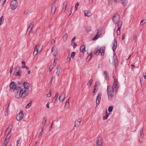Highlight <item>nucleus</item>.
<instances>
[{
  "label": "nucleus",
  "mask_w": 146,
  "mask_h": 146,
  "mask_svg": "<svg viewBox=\"0 0 146 146\" xmlns=\"http://www.w3.org/2000/svg\"><path fill=\"white\" fill-rule=\"evenodd\" d=\"M16 90H17L16 95L18 98H23L28 94V91L26 89L23 90L21 87H19L16 89Z\"/></svg>",
  "instance_id": "obj_1"
},
{
  "label": "nucleus",
  "mask_w": 146,
  "mask_h": 146,
  "mask_svg": "<svg viewBox=\"0 0 146 146\" xmlns=\"http://www.w3.org/2000/svg\"><path fill=\"white\" fill-rule=\"evenodd\" d=\"M108 95L109 99L111 100L113 98L115 93L112 90V88L111 86H108L107 87Z\"/></svg>",
  "instance_id": "obj_2"
},
{
  "label": "nucleus",
  "mask_w": 146,
  "mask_h": 146,
  "mask_svg": "<svg viewBox=\"0 0 146 146\" xmlns=\"http://www.w3.org/2000/svg\"><path fill=\"white\" fill-rule=\"evenodd\" d=\"M113 77L114 79V82L112 88V90L115 93V94L118 90L119 86L117 84L118 82L117 80H116V81L114 77L113 76Z\"/></svg>",
  "instance_id": "obj_3"
},
{
  "label": "nucleus",
  "mask_w": 146,
  "mask_h": 146,
  "mask_svg": "<svg viewBox=\"0 0 146 146\" xmlns=\"http://www.w3.org/2000/svg\"><path fill=\"white\" fill-rule=\"evenodd\" d=\"M120 17L119 15L117 14H115L112 18V20L113 23L115 24H118L119 23L120 21L122 22L121 21H119Z\"/></svg>",
  "instance_id": "obj_4"
},
{
  "label": "nucleus",
  "mask_w": 146,
  "mask_h": 146,
  "mask_svg": "<svg viewBox=\"0 0 146 146\" xmlns=\"http://www.w3.org/2000/svg\"><path fill=\"white\" fill-rule=\"evenodd\" d=\"M18 6L17 0H15L12 1L10 3L11 8L13 10L16 9Z\"/></svg>",
  "instance_id": "obj_5"
},
{
  "label": "nucleus",
  "mask_w": 146,
  "mask_h": 146,
  "mask_svg": "<svg viewBox=\"0 0 146 146\" xmlns=\"http://www.w3.org/2000/svg\"><path fill=\"white\" fill-rule=\"evenodd\" d=\"M17 85L14 82H11L10 85V91L11 92H14L17 88Z\"/></svg>",
  "instance_id": "obj_6"
},
{
  "label": "nucleus",
  "mask_w": 146,
  "mask_h": 146,
  "mask_svg": "<svg viewBox=\"0 0 146 146\" xmlns=\"http://www.w3.org/2000/svg\"><path fill=\"white\" fill-rule=\"evenodd\" d=\"M21 71L20 68L19 66H17L15 68V72L13 73V74L16 76H21Z\"/></svg>",
  "instance_id": "obj_7"
},
{
  "label": "nucleus",
  "mask_w": 146,
  "mask_h": 146,
  "mask_svg": "<svg viewBox=\"0 0 146 146\" xmlns=\"http://www.w3.org/2000/svg\"><path fill=\"white\" fill-rule=\"evenodd\" d=\"M24 114L23 113V111L21 110L19 113L16 116V119L18 121L23 119L24 117Z\"/></svg>",
  "instance_id": "obj_8"
},
{
  "label": "nucleus",
  "mask_w": 146,
  "mask_h": 146,
  "mask_svg": "<svg viewBox=\"0 0 146 146\" xmlns=\"http://www.w3.org/2000/svg\"><path fill=\"white\" fill-rule=\"evenodd\" d=\"M52 55L54 56H56L58 53V49L57 47L56 46H53L52 49Z\"/></svg>",
  "instance_id": "obj_9"
},
{
  "label": "nucleus",
  "mask_w": 146,
  "mask_h": 146,
  "mask_svg": "<svg viewBox=\"0 0 146 146\" xmlns=\"http://www.w3.org/2000/svg\"><path fill=\"white\" fill-rule=\"evenodd\" d=\"M34 24V22L33 21L32 22L28 28L26 33L27 35H30L31 32L33 27Z\"/></svg>",
  "instance_id": "obj_10"
},
{
  "label": "nucleus",
  "mask_w": 146,
  "mask_h": 146,
  "mask_svg": "<svg viewBox=\"0 0 146 146\" xmlns=\"http://www.w3.org/2000/svg\"><path fill=\"white\" fill-rule=\"evenodd\" d=\"M102 34V30L101 29H98V30L97 33L96 35L93 38V40H94L98 39V38L100 35H101Z\"/></svg>",
  "instance_id": "obj_11"
},
{
  "label": "nucleus",
  "mask_w": 146,
  "mask_h": 146,
  "mask_svg": "<svg viewBox=\"0 0 146 146\" xmlns=\"http://www.w3.org/2000/svg\"><path fill=\"white\" fill-rule=\"evenodd\" d=\"M102 140L101 137H98L96 141L97 146H102Z\"/></svg>",
  "instance_id": "obj_12"
},
{
  "label": "nucleus",
  "mask_w": 146,
  "mask_h": 146,
  "mask_svg": "<svg viewBox=\"0 0 146 146\" xmlns=\"http://www.w3.org/2000/svg\"><path fill=\"white\" fill-rule=\"evenodd\" d=\"M101 93H98L97 98L96 101V104L97 106H98L100 103L101 99Z\"/></svg>",
  "instance_id": "obj_13"
},
{
  "label": "nucleus",
  "mask_w": 146,
  "mask_h": 146,
  "mask_svg": "<svg viewBox=\"0 0 146 146\" xmlns=\"http://www.w3.org/2000/svg\"><path fill=\"white\" fill-rule=\"evenodd\" d=\"M122 22L120 21L117 25L118 29L117 31V33L118 35H120V29L122 26Z\"/></svg>",
  "instance_id": "obj_14"
},
{
  "label": "nucleus",
  "mask_w": 146,
  "mask_h": 146,
  "mask_svg": "<svg viewBox=\"0 0 146 146\" xmlns=\"http://www.w3.org/2000/svg\"><path fill=\"white\" fill-rule=\"evenodd\" d=\"M56 9V6L54 5V4L52 3L51 6V13L53 15H54Z\"/></svg>",
  "instance_id": "obj_15"
},
{
  "label": "nucleus",
  "mask_w": 146,
  "mask_h": 146,
  "mask_svg": "<svg viewBox=\"0 0 146 146\" xmlns=\"http://www.w3.org/2000/svg\"><path fill=\"white\" fill-rule=\"evenodd\" d=\"M82 118H80L76 120L75 122V123L74 126V127H77L80 124L81 122L82 121Z\"/></svg>",
  "instance_id": "obj_16"
},
{
  "label": "nucleus",
  "mask_w": 146,
  "mask_h": 146,
  "mask_svg": "<svg viewBox=\"0 0 146 146\" xmlns=\"http://www.w3.org/2000/svg\"><path fill=\"white\" fill-rule=\"evenodd\" d=\"M10 137V136H9V137H6L3 142V146H6L7 145Z\"/></svg>",
  "instance_id": "obj_17"
},
{
  "label": "nucleus",
  "mask_w": 146,
  "mask_h": 146,
  "mask_svg": "<svg viewBox=\"0 0 146 146\" xmlns=\"http://www.w3.org/2000/svg\"><path fill=\"white\" fill-rule=\"evenodd\" d=\"M12 128V125H10L9 126L8 128H7V130L6 131V132H7V137H8V135L10 134V132H11V129Z\"/></svg>",
  "instance_id": "obj_18"
},
{
  "label": "nucleus",
  "mask_w": 146,
  "mask_h": 146,
  "mask_svg": "<svg viewBox=\"0 0 146 146\" xmlns=\"http://www.w3.org/2000/svg\"><path fill=\"white\" fill-rule=\"evenodd\" d=\"M117 46V42L115 40V39L113 43V45L112 47V49L113 50V51H115L116 47Z\"/></svg>",
  "instance_id": "obj_19"
},
{
  "label": "nucleus",
  "mask_w": 146,
  "mask_h": 146,
  "mask_svg": "<svg viewBox=\"0 0 146 146\" xmlns=\"http://www.w3.org/2000/svg\"><path fill=\"white\" fill-rule=\"evenodd\" d=\"M84 12L85 16L89 17L91 16L92 14L91 12L88 10H85Z\"/></svg>",
  "instance_id": "obj_20"
},
{
  "label": "nucleus",
  "mask_w": 146,
  "mask_h": 146,
  "mask_svg": "<svg viewBox=\"0 0 146 146\" xmlns=\"http://www.w3.org/2000/svg\"><path fill=\"white\" fill-rule=\"evenodd\" d=\"M105 48H101L100 49H98V53L100 54V53H101V55H102V54L103 53L104 54V52H105Z\"/></svg>",
  "instance_id": "obj_21"
},
{
  "label": "nucleus",
  "mask_w": 146,
  "mask_h": 146,
  "mask_svg": "<svg viewBox=\"0 0 146 146\" xmlns=\"http://www.w3.org/2000/svg\"><path fill=\"white\" fill-rule=\"evenodd\" d=\"M139 134L140 135V139H142L143 138L144 136V133L142 129H141L139 131Z\"/></svg>",
  "instance_id": "obj_22"
},
{
  "label": "nucleus",
  "mask_w": 146,
  "mask_h": 146,
  "mask_svg": "<svg viewBox=\"0 0 146 146\" xmlns=\"http://www.w3.org/2000/svg\"><path fill=\"white\" fill-rule=\"evenodd\" d=\"M65 98V95H61L59 98V100L61 102H62Z\"/></svg>",
  "instance_id": "obj_23"
},
{
  "label": "nucleus",
  "mask_w": 146,
  "mask_h": 146,
  "mask_svg": "<svg viewBox=\"0 0 146 146\" xmlns=\"http://www.w3.org/2000/svg\"><path fill=\"white\" fill-rule=\"evenodd\" d=\"M23 86L25 87L24 89L28 90V88H29V84L27 82H25L23 83Z\"/></svg>",
  "instance_id": "obj_24"
},
{
  "label": "nucleus",
  "mask_w": 146,
  "mask_h": 146,
  "mask_svg": "<svg viewBox=\"0 0 146 146\" xmlns=\"http://www.w3.org/2000/svg\"><path fill=\"white\" fill-rule=\"evenodd\" d=\"M67 4V2L66 1L63 4V7H62V10L64 11V12H65L66 8V6Z\"/></svg>",
  "instance_id": "obj_25"
},
{
  "label": "nucleus",
  "mask_w": 146,
  "mask_h": 146,
  "mask_svg": "<svg viewBox=\"0 0 146 146\" xmlns=\"http://www.w3.org/2000/svg\"><path fill=\"white\" fill-rule=\"evenodd\" d=\"M104 74L105 75V79L107 80H109V77L107 72L106 71H105L104 72Z\"/></svg>",
  "instance_id": "obj_26"
},
{
  "label": "nucleus",
  "mask_w": 146,
  "mask_h": 146,
  "mask_svg": "<svg viewBox=\"0 0 146 146\" xmlns=\"http://www.w3.org/2000/svg\"><path fill=\"white\" fill-rule=\"evenodd\" d=\"M57 70L56 74L58 76H59L60 70V66H58L56 68Z\"/></svg>",
  "instance_id": "obj_27"
},
{
  "label": "nucleus",
  "mask_w": 146,
  "mask_h": 146,
  "mask_svg": "<svg viewBox=\"0 0 146 146\" xmlns=\"http://www.w3.org/2000/svg\"><path fill=\"white\" fill-rule=\"evenodd\" d=\"M21 63L22 65V68H26V69L27 70H28V69H29V68L27 66H25V62H24L23 61H22L21 62Z\"/></svg>",
  "instance_id": "obj_28"
},
{
  "label": "nucleus",
  "mask_w": 146,
  "mask_h": 146,
  "mask_svg": "<svg viewBox=\"0 0 146 146\" xmlns=\"http://www.w3.org/2000/svg\"><path fill=\"white\" fill-rule=\"evenodd\" d=\"M81 52H85V47L84 45H82L80 47Z\"/></svg>",
  "instance_id": "obj_29"
},
{
  "label": "nucleus",
  "mask_w": 146,
  "mask_h": 146,
  "mask_svg": "<svg viewBox=\"0 0 146 146\" xmlns=\"http://www.w3.org/2000/svg\"><path fill=\"white\" fill-rule=\"evenodd\" d=\"M69 99H68L66 100L65 106V108H68L69 107Z\"/></svg>",
  "instance_id": "obj_30"
},
{
  "label": "nucleus",
  "mask_w": 146,
  "mask_h": 146,
  "mask_svg": "<svg viewBox=\"0 0 146 146\" xmlns=\"http://www.w3.org/2000/svg\"><path fill=\"white\" fill-rule=\"evenodd\" d=\"M106 116H104L103 117V120L107 119L109 115V114H110V113H107V110H106Z\"/></svg>",
  "instance_id": "obj_31"
},
{
  "label": "nucleus",
  "mask_w": 146,
  "mask_h": 146,
  "mask_svg": "<svg viewBox=\"0 0 146 146\" xmlns=\"http://www.w3.org/2000/svg\"><path fill=\"white\" fill-rule=\"evenodd\" d=\"M47 120V118L46 117H44V118L43 119L42 123V125H43V126H44L46 123V121Z\"/></svg>",
  "instance_id": "obj_32"
},
{
  "label": "nucleus",
  "mask_w": 146,
  "mask_h": 146,
  "mask_svg": "<svg viewBox=\"0 0 146 146\" xmlns=\"http://www.w3.org/2000/svg\"><path fill=\"white\" fill-rule=\"evenodd\" d=\"M68 36L67 34V33L65 34L63 36V39L64 41H65L67 40V38Z\"/></svg>",
  "instance_id": "obj_33"
},
{
  "label": "nucleus",
  "mask_w": 146,
  "mask_h": 146,
  "mask_svg": "<svg viewBox=\"0 0 146 146\" xmlns=\"http://www.w3.org/2000/svg\"><path fill=\"white\" fill-rule=\"evenodd\" d=\"M146 23V19H143L141 20L140 23V25H143Z\"/></svg>",
  "instance_id": "obj_34"
},
{
  "label": "nucleus",
  "mask_w": 146,
  "mask_h": 146,
  "mask_svg": "<svg viewBox=\"0 0 146 146\" xmlns=\"http://www.w3.org/2000/svg\"><path fill=\"white\" fill-rule=\"evenodd\" d=\"M127 0H122V5L123 6H124L126 5L127 3Z\"/></svg>",
  "instance_id": "obj_35"
},
{
  "label": "nucleus",
  "mask_w": 146,
  "mask_h": 146,
  "mask_svg": "<svg viewBox=\"0 0 146 146\" xmlns=\"http://www.w3.org/2000/svg\"><path fill=\"white\" fill-rule=\"evenodd\" d=\"M4 19L3 16H2L0 18V25H1L3 22Z\"/></svg>",
  "instance_id": "obj_36"
},
{
  "label": "nucleus",
  "mask_w": 146,
  "mask_h": 146,
  "mask_svg": "<svg viewBox=\"0 0 146 146\" xmlns=\"http://www.w3.org/2000/svg\"><path fill=\"white\" fill-rule=\"evenodd\" d=\"M93 80L92 79H90L89 80L87 84L88 85H90L92 82H93Z\"/></svg>",
  "instance_id": "obj_37"
},
{
  "label": "nucleus",
  "mask_w": 146,
  "mask_h": 146,
  "mask_svg": "<svg viewBox=\"0 0 146 146\" xmlns=\"http://www.w3.org/2000/svg\"><path fill=\"white\" fill-rule=\"evenodd\" d=\"M137 35L135 34L133 36V40L134 42H135L136 41Z\"/></svg>",
  "instance_id": "obj_38"
},
{
  "label": "nucleus",
  "mask_w": 146,
  "mask_h": 146,
  "mask_svg": "<svg viewBox=\"0 0 146 146\" xmlns=\"http://www.w3.org/2000/svg\"><path fill=\"white\" fill-rule=\"evenodd\" d=\"M7 106L5 109V112L6 113V114H7L8 112V109L9 108V103L7 104Z\"/></svg>",
  "instance_id": "obj_39"
},
{
  "label": "nucleus",
  "mask_w": 146,
  "mask_h": 146,
  "mask_svg": "<svg viewBox=\"0 0 146 146\" xmlns=\"http://www.w3.org/2000/svg\"><path fill=\"white\" fill-rule=\"evenodd\" d=\"M58 95V93H56V94H55V95L53 99V100H55V101H56V100Z\"/></svg>",
  "instance_id": "obj_40"
},
{
  "label": "nucleus",
  "mask_w": 146,
  "mask_h": 146,
  "mask_svg": "<svg viewBox=\"0 0 146 146\" xmlns=\"http://www.w3.org/2000/svg\"><path fill=\"white\" fill-rule=\"evenodd\" d=\"M39 44H37L35 46V48L34 49V51H38V49L39 48Z\"/></svg>",
  "instance_id": "obj_41"
},
{
  "label": "nucleus",
  "mask_w": 146,
  "mask_h": 146,
  "mask_svg": "<svg viewBox=\"0 0 146 146\" xmlns=\"http://www.w3.org/2000/svg\"><path fill=\"white\" fill-rule=\"evenodd\" d=\"M113 108V106H110L108 108V110L109 112H111L112 111Z\"/></svg>",
  "instance_id": "obj_42"
},
{
  "label": "nucleus",
  "mask_w": 146,
  "mask_h": 146,
  "mask_svg": "<svg viewBox=\"0 0 146 146\" xmlns=\"http://www.w3.org/2000/svg\"><path fill=\"white\" fill-rule=\"evenodd\" d=\"M85 28L86 30L88 32H89L91 30V28L90 27H86Z\"/></svg>",
  "instance_id": "obj_43"
},
{
  "label": "nucleus",
  "mask_w": 146,
  "mask_h": 146,
  "mask_svg": "<svg viewBox=\"0 0 146 146\" xmlns=\"http://www.w3.org/2000/svg\"><path fill=\"white\" fill-rule=\"evenodd\" d=\"M75 54H76L75 52H72L70 56L72 58V59L74 58L75 56Z\"/></svg>",
  "instance_id": "obj_44"
},
{
  "label": "nucleus",
  "mask_w": 146,
  "mask_h": 146,
  "mask_svg": "<svg viewBox=\"0 0 146 146\" xmlns=\"http://www.w3.org/2000/svg\"><path fill=\"white\" fill-rule=\"evenodd\" d=\"M6 1V0H0V4L1 3L3 5Z\"/></svg>",
  "instance_id": "obj_45"
},
{
  "label": "nucleus",
  "mask_w": 146,
  "mask_h": 146,
  "mask_svg": "<svg viewBox=\"0 0 146 146\" xmlns=\"http://www.w3.org/2000/svg\"><path fill=\"white\" fill-rule=\"evenodd\" d=\"M31 103H32V102H30L29 104H28L27 105L26 107V108H30V107H31Z\"/></svg>",
  "instance_id": "obj_46"
},
{
  "label": "nucleus",
  "mask_w": 146,
  "mask_h": 146,
  "mask_svg": "<svg viewBox=\"0 0 146 146\" xmlns=\"http://www.w3.org/2000/svg\"><path fill=\"white\" fill-rule=\"evenodd\" d=\"M113 0H109L108 1V5L109 6H110L113 2Z\"/></svg>",
  "instance_id": "obj_47"
},
{
  "label": "nucleus",
  "mask_w": 146,
  "mask_h": 146,
  "mask_svg": "<svg viewBox=\"0 0 146 146\" xmlns=\"http://www.w3.org/2000/svg\"><path fill=\"white\" fill-rule=\"evenodd\" d=\"M71 58V57L70 56L69 54H68V57L67 58V60L69 62H70V61Z\"/></svg>",
  "instance_id": "obj_48"
},
{
  "label": "nucleus",
  "mask_w": 146,
  "mask_h": 146,
  "mask_svg": "<svg viewBox=\"0 0 146 146\" xmlns=\"http://www.w3.org/2000/svg\"><path fill=\"white\" fill-rule=\"evenodd\" d=\"M38 51H34L33 53V55L34 56H36L38 53Z\"/></svg>",
  "instance_id": "obj_49"
},
{
  "label": "nucleus",
  "mask_w": 146,
  "mask_h": 146,
  "mask_svg": "<svg viewBox=\"0 0 146 146\" xmlns=\"http://www.w3.org/2000/svg\"><path fill=\"white\" fill-rule=\"evenodd\" d=\"M94 53H95V54L96 55H98V54H99L98 53V49H97V50H95Z\"/></svg>",
  "instance_id": "obj_50"
},
{
  "label": "nucleus",
  "mask_w": 146,
  "mask_h": 146,
  "mask_svg": "<svg viewBox=\"0 0 146 146\" xmlns=\"http://www.w3.org/2000/svg\"><path fill=\"white\" fill-rule=\"evenodd\" d=\"M53 68V66L52 65H50L49 67V72H51V71L52 70Z\"/></svg>",
  "instance_id": "obj_51"
},
{
  "label": "nucleus",
  "mask_w": 146,
  "mask_h": 146,
  "mask_svg": "<svg viewBox=\"0 0 146 146\" xmlns=\"http://www.w3.org/2000/svg\"><path fill=\"white\" fill-rule=\"evenodd\" d=\"M131 68L132 70H134V68H135V66L133 64H132L131 66Z\"/></svg>",
  "instance_id": "obj_52"
},
{
  "label": "nucleus",
  "mask_w": 146,
  "mask_h": 146,
  "mask_svg": "<svg viewBox=\"0 0 146 146\" xmlns=\"http://www.w3.org/2000/svg\"><path fill=\"white\" fill-rule=\"evenodd\" d=\"M121 0H114V2L116 3L117 2H119Z\"/></svg>",
  "instance_id": "obj_53"
},
{
  "label": "nucleus",
  "mask_w": 146,
  "mask_h": 146,
  "mask_svg": "<svg viewBox=\"0 0 146 146\" xmlns=\"http://www.w3.org/2000/svg\"><path fill=\"white\" fill-rule=\"evenodd\" d=\"M96 88H94L93 90V94H92V95L93 96H94L95 95V90H96Z\"/></svg>",
  "instance_id": "obj_54"
},
{
  "label": "nucleus",
  "mask_w": 146,
  "mask_h": 146,
  "mask_svg": "<svg viewBox=\"0 0 146 146\" xmlns=\"http://www.w3.org/2000/svg\"><path fill=\"white\" fill-rule=\"evenodd\" d=\"M98 83V82H96L95 83V85L94 86V88H96V87H97V84Z\"/></svg>",
  "instance_id": "obj_55"
},
{
  "label": "nucleus",
  "mask_w": 146,
  "mask_h": 146,
  "mask_svg": "<svg viewBox=\"0 0 146 146\" xmlns=\"http://www.w3.org/2000/svg\"><path fill=\"white\" fill-rule=\"evenodd\" d=\"M55 42V40L53 38L52 39V41L51 42V43L52 44H53Z\"/></svg>",
  "instance_id": "obj_56"
},
{
  "label": "nucleus",
  "mask_w": 146,
  "mask_h": 146,
  "mask_svg": "<svg viewBox=\"0 0 146 146\" xmlns=\"http://www.w3.org/2000/svg\"><path fill=\"white\" fill-rule=\"evenodd\" d=\"M72 46L74 45L76 46H77V45L76 43L74 42H72Z\"/></svg>",
  "instance_id": "obj_57"
},
{
  "label": "nucleus",
  "mask_w": 146,
  "mask_h": 146,
  "mask_svg": "<svg viewBox=\"0 0 146 146\" xmlns=\"http://www.w3.org/2000/svg\"><path fill=\"white\" fill-rule=\"evenodd\" d=\"M29 12V10H25L24 12V14L25 15H26L27 14L28 12Z\"/></svg>",
  "instance_id": "obj_58"
},
{
  "label": "nucleus",
  "mask_w": 146,
  "mask_h": 146,
  "mask_svg": "<svg viewBox=\"0 0 146 146\" xmlns=\"http://www.w3.org/2000/svg\"><path fill=\"white\" fill-rule=\"evenodd\" d=\"M42 134V132H40V133L38 135V137L39 138L41 136Z\"/></svg>",
  "instance_id": "obj_59"
},
{
  "label": "nucleus",
  "mask_w": 146,
  "mask_h": 146,
  "mask_svg": "<svg viewBox=\"0 0 146 146\" xmlns=\"http://www.w3.org/2000/svg\"><path fill=\"white\" fill-rule=\"evenodd\" d=\"M51 96V93H48V94H47V97H50Z\"/></svg>",
  "instance_id": "obj_60"
},
{
  "label": "nucleus",
  "mask_w": 146,
  "mask_h": 146,
  "mask_svg": "<svg viewBox=\"0 0 146 146\" xmlns=\"http://www.w3.org/2000/svg\"><path fill=\"white\" fill-rule=\"evenodd\" d=\"M76 38V37L75 36H74L72 39V42H73L74 41Z\"/></svg>",
  "instance_id": "obj_61"
},
{
  "label": "nucleus",
  "mask_w": 146,
  "mask_h": 146,
  "mask_svg": "<svg viewBox=\"0 0 146 146\" xmlns=\"http://www.w3.org/2000/svg\"><path fill=\"white\" fill-rule=\"evenodd\" d=\"M13 67V66H12L11 67V68H10V74H11V73L12 72V68Z\"/></svg>",
  "instance_id": "obj_62"
},
{
  "label": "nucleus",
  "mask_w": 146,
  "mask_h": 146,
  "mask_svg": "<svg viewBox=\"0 0 146 146\" xmlns=\"http://www.w3.org/2000/svg\"><path fill=\"white\" fill-rule=\"evenodd\" d=\"M46 107L47 108H49V103H48L46 104Z\"/></svg>",
  "instance_id": "obj_63"
},
{
  "label": "nucleus",
  "mask_w": 146,
  "mask_h": 146,
  "mask_svg": "<svg viewBox=\"0 0 146 146\" xmlns=\"http://www.w3.org/2000/svg\"><path fill=\"white\" fill-rule=\"evenodd\" d=\"M125 38V35L123 34L122 37V39L123 40Z\"/></svg>",
  "instance_id": "obj_64"
}]
</instances>
